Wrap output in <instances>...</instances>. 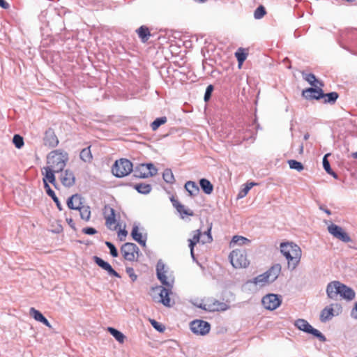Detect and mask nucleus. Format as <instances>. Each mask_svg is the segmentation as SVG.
I'll use <instances>...</instances> for the list:
<instances>
[{
	"mask_svg": "<svg viewBox=\"0 0 357 357\" xmlns=\"http://www.w3.org/2000/svg\"><path fill=\"white\" fill-rule=\"evenodd\" d=\"M280 252L287 260L288 268L294 270L298 265L301 258V249L294 243H282Z\"/></svg>",
	"mask_w": 357,
	"mask_h": 357,
	"instance_id": "f257e3e1",
	"label": "nucleus"
},
{
	"mask_svg": "<svg viewBox=\"0 0 357 357\" xmlns=\"http://www.w3.org/2000/svg\"><path fill=\"white\" fill-rule=\"evenodd\" d=\"M68 160V154L67 152L61 150H54L51 151L47 158L48 167H51L56 172H62Z\"/></svg>",
	"mask_w": 357,
	"mask_h": 357,
	"instance_id": "f03ea898",
	"label": "nucleus"
},
{
	"mask_svg": "<svg viewBox=\"0 0 357 357\" xmlns=\"http://www.w3.org/2000/svg\"><path fill=\"white\" fill-rule=\"evenodd\" d=\"M172 287H173L166 286H157L155 287H153L151 291L153 300L162 303L166 307H172L174 302H171L169 295L172 294Z\"/></svg>",
	"mask_w": 357,
	"mask_h": 357,
	"instance_id": "7ed1b4c3",
	"label": "nucleus"
},
{
	"mask_svg": "<svg viewBox=\"0 0 357 357\" xmlns=\"http://www.w3.org/2000/svg\"><path fill=\"white\" fill-rule=\"evenodd\" d=\"M133 170L132 163L128 159L121 158L115 161L112 167L114 176L117 178H122L128 176Z\"/></svg>",
	"mask_w": 357,
	"mask_h": 357,
	"instance_id": "20e7f679",
	"label": "nucleus"
},
{
	"mask_svg": "<svg viewBox=\"0 0 357 357\" xmlns=\"http://www.w3.org/2000/svg\"><path fill=\"white\" fill-rule=\"evenodd\" d=\"M230 263L235 268H245L249 265L245 251L244 250H234L229 255Z\"/></svg>",
	"mask_w": 357,
	"mask_h": 357,
	"instance_id": "39448f33",
	"label": "nucleus"
},
{
	"mask_svg": "<svg viewBox=\"0 0 357 357\" xmlns=\"http://www.w3.org/2000/svg\"><path fill=\"white\" fill-rule=\"evenodd\" d=\"M295 326L299 330L312 334L321 342H325L326 337L318 330L314 328L306 320L303 319H298L295 321Z\"/></svg>",
	"mask_w": 357,
	"mask_h": 357,
	"instance_id": "423d86ee",
	"label": "nucleus"
},
{
	"mask_svg": "<svg viewBox=\"0 0 357 357\" xmlns=\"http://www.w3.org/2000/svg\"><path fill=\"white\" fill-rule=\"evenodd\" d=\"M139 249L133 243H126L121 247V253L126 261H134L137 260Z\"/></svg>",
	"mask_w": 357,
	"mask_h": 357,
	"instance_id": "0eeeda50",
	"label": "nucleus"
},
{
	"mask_svg": "<svg viewBox=\"0 0 357 357\" xmlns=\"http://www.w3.org/2000/svg\"><path fill=\"white\" fill-rule=\"evenodd\" d=\"M167 268L161 259H159L156 264V275L158 279L162 285L173 287L174 279L167 276Z\"/></svg>",
	"mask_w": 357,
	"mask_h": 357,
	"instance_id": "6e6552de",
	"label": "nucleus"
},
{
	"mask_svg": "<svg viewBox=\"0 0 357 357\" xmlns=\"http://www.w3.org/2000/svg\"><path fill=\"white\" fill-rule=\"evenodd\" d=\"M190 330L194 334L205 335L208 334L211 330V325L208 322L196 319L192 321L190 324Z\"/></svg>",
	"mask_w": 357,
	"mask_h": 357,
	"instance_id": "1a4fd4ad",
	"label": "nucleus"
},
{
	"mask_svg": "<svg viewBox=\"0 0 357 357\" xmlns=\"http://www.w3.org/2000/svg\"><path fill=\"white\" fill-rule=\"evenodd\" d=\"M280 296L274 294H269L262 298L261 303L263 306L269 310H275L281 304Z\"/></svg>",
	"mask_w": 357,
	"mask_h": 357,
	"instance_id": "9d476101",
	"label": "nucleus"
},
{
	"mask_svg": "<svg viewBox=\"0 0 357 357\" xmlns=\"http://www.w3.org/2000/svg\"><path fill=\"white\" fill-rule=\"evenodd\" d=\"M328 232L333 235L335 238L342 241L344 243H349L351 241V238L349 234L344 231V229L335 224H331L328 227Z\"/></svg>",
	"mask_w": 357,
	"mask_h": 357,
	"instance_id": "9b49d317",
	"label": "nucleus"
},
{
	"mask_svg": "<svg viewBox=\"0 0 357 357\" xmlns=\"http://www.w3.org/2000/svg\"><path fill=\"white\" fill-rule=\"evenodd\" d=\"M207 310L208 312L225 311L229 308V305L223 302H220L215 298H207Z\"/></svg>",
	"mask_w": 357,
	"mask_h": 357,
	"instance_id": "f8f14e48",
	"label": "nucleus"
},
{
	"mask_svg": "<svg viewBox=\"0 0 357 357\" xmlns=\"http://www.w3.org/2000/svg\"><path fill=\"white\" fill-rule=\"evenodd\" d=\"M94 262L101 268L106 271L109 275L114 276L118 278H121V275L112 268V266L107 261H104L99 257H93Z\"/></svg>",
	"mask_w": 357,
	"mask_h": 357,
	"instance_id": "ddd939ff",
	"label": "nucleus"
},
{
	"mask_svg": "<svg viewBox=\"0 0 357 357\" xmlns=\"http://www.w3.org/2000/svg\"><path fill=\"white\" fill-rule=\"evenodd\" d=\"M303 96L307 100H319L324 97V93L320 88H308L303 91Z\"/></svg>",
	"mask_w": 357,
	"mask_h": 357,
	"instance_id": "4468645a",
	"label": "nucleus"
},
{
	"mask_svg": "<svg viewBox=\"0 0 357 357\" xmlns=\"http://www.w3.org/2000/svg\"><path fill=\"white\" fill-rule=\"evenodd\" d=\"M44 144L50 148L56 147L59 144V139L53 129L48 128L44 135Z\"/></svg>",
	"mask_w": 357,
	"mask_h": 357,
	"instance_id": "2eb2a0df",
	"label": "nucleus"
},
{
	"mask_svg": "<svg viewBox=\"0 0 357 357\" xmlns=\"http://www.w3.org/2000/svg\"><path fill=\"white\" fill-rule=\"evenodd\" d=\"M60 180L61 183L68 188H70L73 186L75 183V176L74 175V173L70 170L66 169L64 172H60Z\"/></svg>",
	"mask_w": 357,
	"mask_h": 357,
	"instance_id": "dca6fc26",
	"label": "nucleus"
},
{
	"mask_svg": "<svg viewBox=\"0 0 357 357\" xmlns=\"http://www.w3.org/2000/svg\"><path fill=\"white\" fill-rule=\"evenodd\" d=\"M54 173H56V171H54L51 167H48L47 166L43 167V169L42 171V174L44 176V177L43 178L44 188H45V183H50L55 188H56V178H55Z\"/></svg>",
	"mask_w": 357,
	"mask_h": 357,
	"instance_id": "f3484780",
	"label": "nucleus"
},
{
	"mask_svg": "<svg viewBox=\"0 0 357 357\" xmlns=\"http://www.w3.org/2000/svg\"><path fill=\"white\" fill-rule=\"evenodd\" d=\"M84 199L79 194L73 195L67 200V206L70 209L78 211L84 205Z\"/></svg>",
	"mask_w": 357,
	"mask_h": 357,
	"instance_id": "a211bd4d",
	"label": "nucleus"
},
{
	"mask_svg": "<svg viewBox=\"0 0 357 357\" xmlns=\"http://www.w3.org/2000/svg\"><path fill=\"white\" fill-rule=\"evenodd\" d=\"M340 283L339 281L330 282L326 287V294L328 298L336 300L341 292L340 290Z\"/></svg>",
	"mask_w": 357,
	"mask_h": 357,
	"instance_id": "6ab92c4d",
	"label": "nucleus"
},
{
	"mask_svg": "<svg viewBox=\"0 0 357 357\" xmlns=\"http://www.w3.org/2000/svg\"><path fill=\"white\" fill-rule=\"evenodd\" d=\"M170 200L172 203L173 206L176 209V211L181 215L182 218H184L185 216H192L194 215L192 211L186 208L174 197H172Z\"/></svg>",
	"mask_w": 357,
	"mask_h": 357,
	"instance_id": "aec40b11",
	"label": "nucleus"
},
{
	"mask_svg": "<svg viewBox=\"0 0 357 357\" xmlns=\"http://www.w3.org/2000/svg\"><path fill=\"white\" fill-rule=\"evenodd\" d=\"M103 214L105 218V225L110 228L116 223L115 211L109 206H105L103 210Z\"/></svg>",
	"mask_w": 357,
	"mask_h": 357,
	"instance_id": "412c9836",
	"label": "nucleus"
},
{
	"mask_svg": "<svg viewBox=\"0 0 357 357\" xmlns=\"http://www.w3.org/2000/svg\"><path fill=\"white\" fill-rule=\"evenodd\" d=\"M281 268L280 264H275L265 272L270 283L273 282L278 278Z\"/></svg>",
	"mask_w": 357,
	"mask_h": 357,
	"instance_id": "4be33fe9",
	"label": "nucleus"
},
{
	"mask_svg": "<svg viewBox=\"0 0 357 357\" xmlns=\"http://www.w3.org/2000/svg\"><path fill=\"white\" fill-rule=\"evenodd\" d=\"M137 178H145L151 176L152 174L148 172L146 164H139L132 170Z\"/></svg>",
	"mask_w": 357,
	"mask_h": 357,
	"instance_id": "5701e85b",
	"label": "nucleus"
},
{
	"mask_svg": "<svg viewBox=\"0 0 357 357\" xmlns=\"http://www.w3.org/2000/svg\"><path fill=\"white\" fill-rule=\"evenodd\" d=\"M340 290L341 292L340 293L339 296L345 298L348 301H351L354 298L355 292L351 288L348 287L345 284L340 283Z\"/></svg>",
	"mask_w": 357,
	"mask_h": 357,
	"instance_id": "b1692460",
	"label": "nucleus"
},
{
	"mask_svg": "<svg viewBox=\"0 0 357 357\" xmlns=\"http://www.w3.org/2000/svg\"><path fill=\"white\" fill-rule=\"evenodd\" d=\"M132 238L143 247L146 246V238H143L142 234L138 231V227L134 226L131 231Z\"/></svg>",
	"mask_w": 357,
	"mask_h": 357,
	"instance_id": "393cba45",
	"label": "nucleus"
},
{
	"mask_svg": "<svg viewBox=\"0 0 357 357\" xmlns=\"http://www.w3.org/2000/svg\"><path fill=\"white\" fill-rule=\"evenodd\" d=\"M199 185L203 192L206 195H211L213 191V185L206 178H201L199 180Z\"/></svg>",
	"mask_w": 357,
	"mask_h": 357,
	"instance_id": "a878e982",
	"label": "nucleus"
},
{
	"mask_svg": "<svg viewBox=\"0 0 357 357\" xmlns=\"http://www.w3.org/2000/svg\"><path fill=\"white\" fill-rule=\"evenodd\" d=\"M45 189L46 193L53 199V201L56 204L57 208L60 211H62L63 210L62 205H61L60 201L59 200L58 197L55 195V192H54V190H52V189L49 185V183H45Z\"/></svg>",
	"mask_w": 357,
	"mask_h": 357,
	"instance_id": "bb28decb",
	"label": "nucleus"
},
{
	"mask_svg": "<svg viewBox=\"0 0 357 357\" xmlns=\"http://www.w3.org/2000/svg\"><path fill=\"white\" fill-rule=\"evenodd\" d=\"M250 282L255 284L257 286L264 287L267 284L270 283L265 273L259 275L254 278Z\"/></svg>",
	"mask_w": 357,
	"mask_h": 357,
	"instance_id": "cd10ccee",
	"label": "nucleus"
},
{
	"mask_svg": "<svg viewBox=\"0 0 357 357\" xmlns=\"http://www.w3.org/2000/svg\"><path fill=\"white\" fill-rule=\"evenodd\" d=\"M302 75L305 81L314 87H317V84H319L321 86L324 85L321 82L317 79L315 75L312 73H305L302 72Z\"/></svg>",
	"mask_w": 357,
	"mask_h": 357,
	"instance_id": "c85d7f7f",
	"label": "nucleus"
},
{
	"mask_svg": "<svg viewBox=\"0 0 357 357\" xmlns=\"http://www.w3.org/2000/svg\"><path fill=\"white\" fill-rule=\"evenodd\" d=\"M185 188L191 196H195L199 192V188L195 181H187L185 184Z\"/></svg>",
	"mask_w": 357,
	"mask_h": 357,
	"instance_id": "c756f323",
	"label": "nucleus"
},
{
	"mask_svg": "<svg viewBox=\"0 0 357 357\" xmlns=\"http://www.w3.org/2000/svg\"><path fill=\"white\" fill-rule=\"evenodd\" d=\"M82 220L89 222L91 218V208L88 205L84 204L80 209L78 210Z\"/></svg>",
	"mask_w": 357,
	"mask_h": 357,
	"instance_id": "7c9ffc66",
	"label": "nucleus"
},
{
	"mask_svg": "<svg viewBox=\"0 0 357 357\" xmlns=\"http://www.w3.org/2000/svg\"><path fill=\"white\" fill-rule=\"evenodd\" d=\"M80 159L85 162H91L93 159L92 153L91 151V146L83 149L79 154Z\"/></svg>",
	"mask_w": 357,
	"mask_h": 357,
	"instance_id": "2f4dec72",
	"label": "nucleus"
},
{
	"mask_svg": "<svg viewBox=\"0 0 357 357\" xmlns=\"http://www.w3.org/2000/svg\"><path fill=\"white\" fill-rule=\"evenodd\" d=\"M134 188L139 192L143 195H147L151 191V185L146 183H137L134 185Z\"/></svg>",
	"mask_w": 357,
	"mask_h": 357,
	"instance_id": "473e14b6",
	"label": "nucleus"
},
{
	"mask_svg": "<svg viewBox=\"0 0 357 357\" xmlns=\"http://www.w3.org/2000/svg\"><path fill=\"white\" fill-rule=\"evenodd\" d=\"M107 331L119 343L124 342L126 336L121 331L112 327H108Z\"/></svg>",
	"mask_w": 357,
	"mask_h": 357,
	"instance_id": "72a5a7b5",
	"label": "nucleus"
},
{
	"mask_svg": "<svg viewBox=\"0 0 357 357\" xmlns=\"http://www.w3.org/2000/svg\"><path fill=\"white\" fill-rule=\"evenodd\" d=\"M333 308L332 307H325L322 310L320 315V319L322 322H326V321L331 319L333 316Z\"/></svg>",
	"mask_w": 357,
	"mask_h": 357,
	"instance_id": "f704fd0d",
	"label": "nucleus"
},
{
	"mask_svg": "<svg viewBox=\"0 0 357 357\" xmlns=\"http://www.w3.org/2000/svg\"><path fill=\"white\" fill-rule=\"evenodd\" d=\"M250 243V240L248 238L241 236H234L231 242L230 245L232 246L234 245H246Z\"/></svg>",
	"mask_w": 357,
	"mask_h": 357,
	"instance_id": "c9c22d12",
	"label": "nucleus"
},
{
	"mask_svg": "<svg viewBox=\"0 0 357 357\" xmlns=\"http://www.w3.org/2000/svg\"><path fill=\"white\" fill-rule=\"evenodd\" d=\"M137 32L142 42H146L148 40L149 37L150 36V31L148 27L145 26H141L137 30Z\"/></svg>",
	"mask_w": 357,
	"mask_h": 357,
	"instance_id": "e433bc0d",
	"label": "nucleus"
},
{
	"mask_svg": "<svg viewBox=\"0 0 357 357\" xmlns=\"http://www.w3.org/2000/svg\"><path fill=\"white\" fill-rule=\"evenodd\" d=\"M162 178L167 183L172 184L174 181V176L170 169H165L162 174Z\"/></svg>",
	"mask_w": 357,
	"mask_h": 357,
	"instance_id": "4c0bfd02",
	"label": "nucleus"
},
{
	"mask_svg": "<svg viewBox=\"0 0 357 357\" xmlns=\"http://www.w3.org/2000/svg\"><path fill=\"white\" fill-rule=\"evenodd\" d=\"M167 119L166 116H162L155 119L151 124V129L155 131L161 125L165 124L167 122Z\"/></svg>",
	"mask_w": 357,
	"mask_h": 357,
	"instance_id": "58836bf2",
	"label": "nucleus"
},
{
	"mask_svg": "<svg viewBox=\"0 0 357 357\" xmlns=\"http://www.w3.org/2000/svg\"><path fill=\"white\" fill-rule=\"evenodd\" d=\"M257 183L254 182L251 183H247L245 185V187L239 192L238 195V198H243L244 197L248 192L250 190V189L254 186L256 185Z\"/></svg>",
	"mask_w": 357,
	"mask_h": 357,
	"instance_id": "ea45409f",
	"label": "nucleus"
},
{
	"mask_svg": "<svg viewBox=\"0 0 357 357\" xmlns=\"http://www.w3.org/2000/svg\"><path fill=\"white\" fill-rule=\"evenodd\" d=\"M29 314L37 321L40 322L41 320H43V314L34 307L30 308Z\"/></svg>",
	"mask_w": 357,
	"mask_h": 357,
	"instance_id": "a19ab883",
	"label": "nucleus"
},
{
	"mask_svg": "<svg viewBox=\"0 0 357 357\" xmlns=\"http://www.w3.org/2000/svg\"><path fill=\"white\" fill-rule=\"evenodd\" d=\"M288 164L289 167L292 169H296L298 172H301L304 169L303 164L301 162H298L295 160H288Z\"/></svg>",
	"mask_w": 357,
	"mask_h": 357,
	"instance_id": "79ce46f5",
	"label": "nucleus"
},
{
	"mask_svg": "<svg viewBox=\"0 0 357 357\" xmlns=\"http://www.w3.org/2000/svg\"><path fill=\"white\" fill-rule=\"evenodd\" d=\"M338 96H338V93L337 92H331V93L324 94V98H326L324 100V102H328V103H334V102H335V101L338 98Z\"/></svg>",
	"mask_w": 357,
	"mask_h": 357,
	"instance_id": "37998d69",
	"label": "nucleus"
},
{
	"mask_svg": "<svg viewBox=\"0 0 357 357\" xmlns=\"http://www.w3.org/2000/svg\"><path fill=\"white\" fill-rule=\"evenodd\" d=\"M266 14L265 8L263 6H258L254 12V17L256 20L261 19Z\"/></svg>",
	"mask_w": 357,
	"mask_h": 357,
	"instance_id": "c03bdc74",
	"label": "nucleus"
},
{
	"mask_svg": "<svg viewBox=\"0 0 357 357\" xmlns=\"http://www.w3.org/2000/svg\"><path fill=\"white\" fill-rule=\"evenodd\" d=\"M13 142L16 148L20 149L24 145L23 137H21L20 135H15L13 138Z\"/></svg>",
	"mask_w": 357,
	"mask_h": 357,
	"instance_id": "a18cd8bd",
	"label": "nucleus"
},
{
	"mask_svg": "<svg viewBox=\"0 0 357 357\" xmlns=\"http://www.w3.org/2000/svg\"><path fill=\"white\" fill-rule=\"evenodd\" d=\"M235 56L240 66L245 61L247 58V54L241 51V49H239L238 51L235 53Z\"/></svg>",
	"mask_w": 357,
	"mask_h": 357,
	"instance_id": "49530a36",
	"label": "nucleus"
},
{
	"mask_svg": "<svg viewBox=\"0 0 357 357\" xmlns=\"http://www.w3.org/2000/svg\"><path fill=\"white\" fill-rule=\"evenodd\" d=\"M105 243L106 246L109 248L110 255L113 257H118L119 253H118L117 249L116 248L115 245L109 241H105Z\"/></svg>",
	"mask_w": 357,
	"mask_h": 357,
	"instance_id": "de8ad7c7",
	"label": "nucleus"
},
{
	"mask_svg": "<svg viewBox=\"0 0 357 357\" xmlns=\"http://www.w3.org/2000/svg\"><path fill=\"white\" fill-rule=\"evenodd\" d=\"M150 323L151 326L158 332H163L165 330V327L155 319H150Z\"/></svg>",
	"mask_w": 357,
	"mask_h": 357,
	"instance_id": "09e8293b",
	"label": "nucleus"
},
{
	"mask_svg": "<svg viewBox=\"0 0 357 357\" xmlns=\"http://www.w3.org/2000/svg\"><path fill=\"white\" fill-rule=\"evenodd\" d=\"M329 155V154H326L324 158H323V167L324 169V170L327 172V173H330V172H331L332 169L331 167V165H330V162L327 159V157Z\"/></svg>",
	"mask_w": 357,
	"mask_h": 357,
	"instance_id": "8fccbe9b",
	"label": "nucleus"
},
{
	"mask_svg": "<svg viewBox=\"0 0 357 357\" xmlns=\"http://www.w3.org/2000/svg\"><path fill=\"white\" fill-rule=\"evenodd\" d=\"M213 91V85L210 84L206 87V91L204 93V100L205 102H207L210 100Z\"/></svg>",
	"mask_w": 357,
	"mask_h": 357,
	"instance_id": "3c124183",
	"label": "nucleus"
},
{
	"mask_svg": "<svg viewBox=\"0 0 357 357\" xmlns=\"http://www.w3.org/2000/svg\"><path fill=\"white\" fill-rule=\"evenodd\" d=\"M194 234L192 238L189 239L190 241L195 242L196 244L198 243L200 241L202 232L199 229H197L193 231Z\"/></svg>",
	"mask_w": 357,
	"mask_h": 357,
	"instance_id": "603ef678",
	"label": "nucleus"
},
{
	"mask_svg": "<svg viewBox=\"0 0 357 357\" xmlns=\"http://www.w3.org/2000/svg\"><path fill=\"white\" fill-rule=\"evenodd\" d=\"M126 273L128 274L132 282H135L137 278V275L135 273L133 268L126 267Z\"/></svg>",
	"mask_w": 357,
	"mask_h": 357,
	"instance_id": "864d4df0",
	"label": "nucleus"
},
{
	"mask_svg": "<svg viewBox=\"0 0 357 357\" xmlns=\"http://www.w3.org/2000/svg\"><path fill=\"white\" fill-rule=\"evenodd\" d=\"M146 167L148 172L152 174L151 176H154L157 174L158 169L154 167L152 163H146Z\"/></svg>",
	"mask_w": 357,
	"mask_h": 357,
	"instance_id": "5fc2aeb1",
	"label": "nucleus"
},
{
	"mask_svg": "<svg viewBox=\"0 0 357 357\" xmlns=\"http://www.w3.org/2000/svg\"><path fill=\"white\" fill-rule=\"evenodd\" d=\"M82 232L87 235H93L96 234L98 231L95 228L93 227H85L82 229Z\"/></svg>",
	"mask_w": 357,
	"mask_h": 357,
	"instance_id": "6e6d98bb",
	"label": "nucleus"
},
{
	"mask_svg": "<svg viewBox=\"0 0 357 357\" xmlns=\"http://www.w3.org/2000/svg\"><path fill=\"white\" fill-rule=\"evenodd\" d=\"M211 227H210L207 229V231L204 232V234H206V236H207V240L206 241H202L203 243H204L206 242H211V241H212L213 238H212V236H211Z\"/></svg>",
	"mask_w": 357,
	"mask_h": 357,
	"instance_id": "4d7b16f0",
	"label": "nucleus"
},
{
	"mask_svg": "<svg viewBox=\"0 0 357 357\" xmlns=\"http://www.w3.org/2000/svg\"><path fill=\"white\" fill-rule=\"evenodd\" d=\"M127 231L126 229H122V230H120L119 234H118V236L120 238V241H124L125 240V238L127 236Z\"/></svg>",
	"mask_w": 357,
	"mask_h": 357,
	"instance_id": "13d9d810",
	"label": "nucleus"
},
{
	"mask_svg": "<svg viewBox=\"0 0 357 357\" xmlns=\"http://www.w3.org/2000/svg\"><path fill=\"white\" fill-rule=\"evenodd\" d=\"M197 307L204 310L205 311H208L207 310V299L206 300L205 303H199V304H195Z\"/></svg>",
	"mask_w": 357,
	"mask_h": 357,
	"instance_id": "bf43d9fd",
	"label": "nucleus"
},
{
	"mask_svg": "<svg viewBox=\"0 0 357 357\" xmlns=\"http://www.w3.org/2000/svg\"><path fill=\"white\" fill-rule=\"evenodd\" d=\"M351 315L353 318L357 319V302L356 303L354 307L351 310Z\"/></svg>",
	"mask_w": 357,
	"mask_h": 357,
	"instance_id": "052dcab7",
	"label": "nucleus"
},
{
	"mask_svg": "<svg viewBox=\"0 0 357 357\" xmlns=\"http://www.w3.org/2000/svg\"><path fill=\"white\" fill-rule=\"evenodd\" d=\"M0 6H1L2 8L8 9V8H9L10 5H9V3H8L7 1H6L5 0H0Z\"/></svg>",
	"mask_w": 357,
	"mask_h": 357,
	"instance_id": "680f3d73",
	"label": "nucleus"
},
{
	"mask_svg": "<svg viewBox=\"0 0 357 357\" xmlns=\"http://www.w3.org/2000/svg\"><path fill=\"white\" fill-rule=\"evenodd\" d=\"M66 221L69 226L73 229L74 230H76L75 227V223L74 222L72 218L66 219Z\"/></svg>",
	"mask_w": 357,
	"mask_h": 357,
	"instance_id": "e2e57ef3",
	"label": "nucleus"
},
{
	"mask_svg": "<svg viewBox=\"0 0 357 357\" xmlns=\"http://www.w3.org/2000/svg\"><path fill=\"white\" fill-rule=\"evenodd\" d=\"M40 322L43 323L46 326H47L49 328H52V325L45 317H43V320H41Z\"/></svg>",
	"mask_w": 357,
	"mask_h": 357,
	"instance_id": "0e129e2a",
	"label": "nucleus"
},
{
	"mask_svg": "<svg viewBox=\"0 0 357 357\" xmlns=\"http://www.w3.org/2000/svg\"><path fill=\"white\" fill-rule=\"evenodd\" d=\"M188 241H189V248L190 249V252H192V250H194V247L196 245V243L190 240H188Z\"/></svg>",
	"mask_w": 357,
	"mask_h": 357,
	"instance_id": "69168bd1",
	"label": "nucleus"
},
{
	"mask_svg": "<svg viewBox=\"0 0 357 357\" xmlns=\"http://www.w3.org/2000/svg\"><path fill=\"white\" fill-rule=\"evenodd\" d=\"M319 208H320L321 210L324 211L326 214H328V215H331V211L329 209H328V208H324L322 206H321L319 207Z\"/></svg>",
	"mask_w": 357,
	"mask_h": 357,
	"instance_id": "338daca9",
	"label": "nucleus"
},
{
	"mask_svg": "<svg viewBox=\"0 0 357 357\" xmlns=\"http://www.w3.org/2000/svg\"><path fill=\"white\" fill-rule=\"evenodd\" d=\"M328 174L331 175L335 178H338L337 174L335 172H333V170H331V172H330V173H328Z\"/></svg>",
	"mask_w": 357,
	"mask_h": 357,
	"instance_id": "774afa93",
	"label": "nucleus"
}]
</instances>
